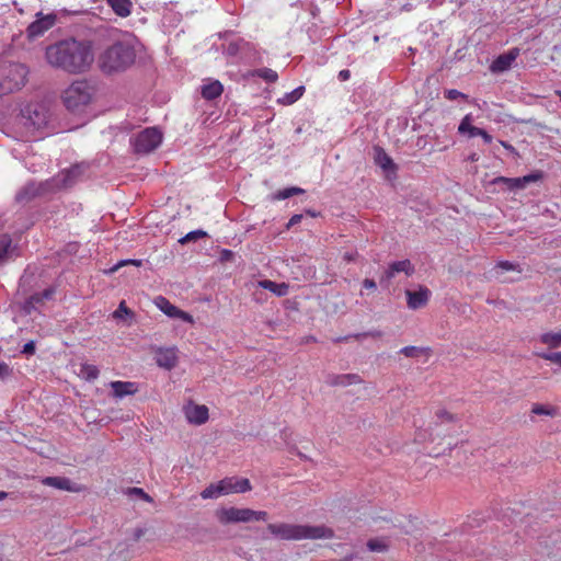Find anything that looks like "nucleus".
I'll return each instance as SVG.
<instances>
[{"mask_svg": "<svg viewBox=\"0 0 561 561\" xmlns=\"http://www.w3.org/2000/svg\"><path fill=\"white\" fill-rule=\"evenodd\" d=\"M531 413L536 415L554 417L559 415V408L550 404L534 403L531 407Z\"/></svg>", "mask_w": 561, "mask_h": 561, "instance_id": "393cba45", "label": "nucleus"}, {"mask_svg": "<svg viewBox=\"0 0 561 561\" xmlns=\"http://www.w3.org/2000/svg\"><path fill=\"white\" fill-rule=\"evenodd\" d=\"M219 523L227 525L231 523L266 522L268 513L254 511L252 508L227 507L216 512Z\"/></svg>", "mask_w": 561, "mask_h": 561, "instance_id": "423d86ee", "label": "nucleus"}, {"mask_svg": "<svg viewBox=\"0 0 561 561\" xmlns=\"http://www.w3.org/2000/svg\"><path fill=\"white\" fill-rule=\"evenodd\" d=\"M134 316V311L126 306L124 300L119 302L118 308L113 312V318L115 319L133 318Z\"/></svg>", "mask_w": 561, "mask_h": 561, "instance_id": "2f4dec72", "label": "nucleus"}, {"mask_svg": "<svg viewBox=\"0 0 561 561\" xmlns=\"http://www.w3.org/2000/svg\"><path fill=\"white\" fill-rule=\"evenodd\" d=\"M106 3L121 18H127L131 13L133 2L130 0H106Z\"/></svg>", "mask_w": 561, "mask_h": 561, "instance_id": "4be33fe9", "label": "nucleus"}, {"mask_svg": "<svg viewBox=\"0 0 561 561\" xmlns=\"http://www.w3.org/2000/svg\"><path fill=\"white\" fill-rule=\"evenodd\" d=\"M27 69L19 62H9L0 67V98L20 90L26 82Z\"/></svg>", "mask_w": 561, "mask_h": 561, "instance_id": "20e7f679", "label": "nucleus"}, {"mask_svg": "<svg viewBox=\"0 0 561 561\" xmlns=\"http://www.w3.org/2000/svg\"><path fill=\"white\" fill-rule=\"evenodd\" d=\"M162 141V133L156 127H148L140 131L133 145L138 153H150L156 150Z\"/></svg>", "mask_w": 561, "mask_h": 561, "instance_id": "0eeeda50", "label": "nucleus"}, {"mask_svg": "<svg viewBox=\"0 0 561 561\" xmlns=\"http://www.w3.org/2000/svg\"><path fill=\"white\" fill-rule=\"evenodd\" d=\"M110 387L113 391V397L122 399L126 396H133L138 391V385L133 381H111Z\"/></svg>", "mask_w": 561, "mask_h": 561, "instance_id": "f3484780", "label": "nucleus"}, {"mask_svg": "<svg viewBox=\"0 0 561 561\" xmlns=\"http://www.w3.org/2000/svg\"><path fill=\"white\" fill-rule=\"evenodd\" d=\"M400 354L405 357H419L421 355L430 356L432 354V350L430 347L404 346L400 350Z\"/></svg>", "mask_w": 561, "mask_h": 561, "instance_id": "bb28decb", "label": "nucleus"}, {"mask_svg": "<svg viewBox=\"0 0 561 561\" xmlns=\"http://www.w3.org/2000/svg\"><path fill=\"white\" fill-rule=\"evenodd\" d=\"M253 76H256L261 79H263L266 82L274 83L278 79V75L275 70L271 68H261L256 69L252 72Z\"/></svg>", "mask_w": 561, "mask_h": 561, "instance_id": "c85d7f7f", "label": "nucleus"}, {"mask_svg": "<svg viewBox=\"0 0 561 561\" xmlns=\"http://www.w3.org/2000/svg\"><path fill=\"white\" fill-rule=\"evenodd\" d=\"M482 130H483V128L472 126V127L470 128V131L468 133V134H469V137H477V136H480V135H482Z\"/></svg>", "mask_w": 561, "mask_h": 561, "instance_id": "8fccbe9b", "label": "nucleus"}, {"mask_svg": "<svg viewBox=\"0 0 561 561\" xmlns=\"http://www.w3.org/2000/svg\"><path fill=\"white\" fill-rule=\"evenodd\" d=\"M543 173L536 171L522 178L497 176L492 181L494 185H501L505 191L524 190L528 184L542 180Z\"/></svg>", "mask_w": 561, "mask_h": 561, "instance_id": "6e6552de", "label": "nucleus"}, {"mask_svg": "<svg viewBox=\"0 0 561 561\" xmlns=\"http://www.w3.org/2000/svg\"><path fill=\"white\" fill-rule=\"evenodd\" d=\"M556 94H557V95L560 98V100H561V91H559V90H558V91H556Z\"/></svg>", "mask_w": 561, "mask_h": 561, "instance_id": "680f3d73", "label": "nucleus"}, {"mask_svg": "<svg viewBox=\"0 0 561 561\" xmlns=\"http://www.w3.org/2000/svg\"><path fill=\"white\" fill-rule=\"evenodd\" d=\"M350 77H351V72H350V70H347V69H343V70H341V71L339 72V79H340L341 81H346V80H348V79H350Z\"/></svg>", "mask_w": 561, "mask_h": 561, "instance_id": "3c124183", "label": "nucleus"}, {"mask_svg": "<svg viewBox=\"0 0 561 561\" xmlns=\"http://www.w3.org/2000/svg\"><path fill=\"white\" fill-rule=\"evenodd\" d=\"M128 493L129 494H133V495H137L139 496L141 500H144L145 502H148V503H151L153 500L152 497L146 493L141 488H130L128 490Z\"/></svg>", "mask_w": 561, "mask_h": 561, "instance_id": "a19ab883", "label": "nucleus"}, {"mask_svg": "<svg viewBox=\"0 0 561 561\" xmlns=\"http://www.w3.org/2000/svg\"><path fill=\"white\" fill-rule=\"evenodd\" d=\"M42 484L47 486H53L58 490H64L68 492H80L82 488L76 483H73L70 479L65 477H45L41 480Z\"/></svg>", "mask_w": 561, "mask_h": 561, "instance_id": "ddd939ff", "label": "nucleus"}, {"mask_svg": "<svg viewBox=\"0 0 561 561\" xmlns=\"http://www.w3.org/2000/svg\"><path fill=\"white\" fill-rule=\"evenodd\" d=\"M207 233L203 230H194V231H191L188 233H186L183 238H181L179 240L180 243L182 244H185V243H188L191 241H195V240H198L201 238H204L206 237Z\"/></svg>", "mask_w": 561, "mask_h": 561, "instance_id": "e433bc0d", "label": "nucleus"}, {"mask_svg": "<svg viewBox=\"0 0 561 561\" xmlns=\"http://www.w3.org/2000/svg\"><path fill=\"white\" fill-rule=\"evenodd\" d=\"M54 295L55 289L51 287L44 289L42 293H35L23 302L22 310L26 314H31L39 307L44 306L45 301L53 299Z\"/></svg>", "mask_w": 561, "mask_h": 561, "instance_id": "9b49d317", "label": "nucleus"}, {"mask_svg": "<svg viewBox=\"0 0 561 561\" xmlns=\"http://www.w3.org/2000/svg\"><path fill=\"white\" fill-rule=\"evenodd\" d=\"M343 257L345 261L351 262V261L355 260V254L354 253H345Z\"/></svg>", "mask_w": 561, "mask_h": 561, "instance_id": "4d7b16f0", "label": "nucleus"}, {"mask_svg": "<svg viewBox=\"0 0 561 561\" xmlns=\"http://www.w3.org/2000/svg\"><path fill=\"white\" fill-rule=\"evenodd\" d=\"M536 355L561 367V352L536 353Z\"/></svg>", "mask_w": 561, "mask_h": 561, "instance_id": "4c0bfd02", "label": "nucleus"}, {"mask_svg": "<svg viewBox=\"0 0 561 561\" xmlns=\"http://www.w3.org/2000/svg\"><path fill=\"white\" fill-rule=\"evenodd\" d=\"M405 273L408 276L412 275L414 273V266L410 262V260H402V261H396L392 262L388 270L386 271V276L388 279H391L394 277L397 273Z\"/></svg>", "mask_w": 561, "mask_h": 561, "instance_id": "aec40b11", "label": "nucleus"}, {"mask_svg": "<svg viewBox=\"0 0 561 561\" xmlns=\"http://www.w3.org/2000/svg\"><path fill=\"white\" fill-rule=\"evenodd\" d=\"M445 96L450 100V101H455L459 98L461 99H467V95L463 94L462 92L458 91V90H455V89H450V90H447L445 92Z\"/></svg>", "mask_w": 561, "mask_h": 561, "instance_id": "37998d69", "label": "nucleus"}, {"mask_svg": "<svg viewBox=\"0 0 561 561\" xmlns=\"http://www.w3.org/2000/svg\"><path fill=\"white\" fill-rule=\"evenodd\" d=\"M7 493L3 491H0V501L7 497Z\"/></svg>", "mask_w": 561, "mask_h": 561, "instance_id": "bf43d9fd", "label": "nucleus"}, {"mask_svg": "<svg viewBox=\"0 0 561 561\" xmlns=\"http://www.w3.org/2000/svg\"><path fill=\"white\" fill-rule=\"evenodd\" d=\"M472 126H473V125H471V115H470V114H468V115H466V116L461 119V122H460V124H459V126H458V131H459L460 134L469 133V131H470V128H471Z\"/></svg>", "mask_w": 561, "mask_h": 561, "instance_id": "79ce46f5", "label": "nucleus"}, {"mask_svg": "<svg viewBox=\"0 0 561 561\" xmlns=\"http://www.w3.org/2000/svg\"><path fill=\"white\" fill-rule=\"evenodd\" d=\"M224 87L220 81L215 80L202 87V96L206 100H215L221 95Z\"/></svg>", "mask_w": 561, "mask_h": 561, "instance_id": "5701e85b", "label": "nucleus"}, {"mask_svg": "<svg viewBox=\"0 0 561 561\" xmlns=\"http://www.w3.org/2000/svg\"><path fill=\"white\" fill-rule=\"evenodd\" d=\"M45 59L55 69L70 75L83 73L94 62L93 43L75 37L60 39L46 47Z\"/></svg>", "mask_w": 561, "mask_h": 561, "instance_id": "f257e3e1", "label": "nucleus"}, {"mask_svg": "<svg viewBox=\"0 0 561 561\" xmlns=\"http://www.w3.org/2000/svg\"><path fill=\"white\" fill-rule=\"evenodd\" d=\"M267 531L275 538L287 541L304 539H332L334 531L324 525L310 526L288 523H273L266 527Z\"/></svg>", "mask_w": 561, "mask_h": 561, "instance_id": "f03ea898", "label": "nucleus"}, {"mask_svg": "<svg viewBox=\"0 0 561 561\" xmlns=\"http://www.w3.org/2000/svg\"><path fill=\"white\" fill-rule=\"evenodd\" d=\"M232 257H233V253H232V251H230V250L225 249V250H222V251H221V253H220V260H221L222 262H225V261H230Z\"/></svg>", "mask_w": 561, "mask_h": 561, "instance_id": "de8ad7c7", "label": "nucleus"}, {"mask_svg": "<svg viewBox=\"0 0 561 561\" xmlns=\"http://www.w3.org/2000/svg\"><path fill=\"white\" fill-rule=\"evenodd\" d=\"M305 193V191L300 187H287V188H284V190H280L278 191L274 198L277 199V201H282V199H286V198H289L294 195H299V194H302Z\"/></svg>", "mask_w": 561, "mask_h": 561, "instance_id": "7c9ffc66", "label": "nucleus"}, {"mask_svg": "<svg viewBox=\"0 0 561 561\" xmlns=\"http://www.w3.org/2000/svg\"><path fill=\"white\" fill-rule=\"evenodd\" d=\"M374 161L383 171L396 172L397 167L391 157L385 151L383 148L376 146L374 147Z\"/></svg>", "mask_w": 561, "mask_h": 561, "instance_id": "6ab92c4d", "label": "nucleus"}, {"mask_svg": "<svg viewBox=\"0 0 561 561\" xmlns=\"http://www.w3.org/2000/svg\"><path fill=\"white\" fill-rule=\"evenodd\" d=\"M156 363L158 366L168 370L174 368L178 364V355L175 347H160L156 352Z\"/></svg>", "mask_w": 561, "mask_h": 561, "instance_id": "4468645a", "label": "nucleus"}, {"mask_svg": "<svg viewBox=\"0 0 561 561\" xmlns=\"http://www.w3.org/2000/svg\"><path fill=\"white\" fill-rule=\"evenodd\" d=\"M136 59V51L127 42H114L100 53L98 62L104 73L124 71L129 68Z\"/></svg>", "mask_w": 561, "mask_h": 561, "instance_id": "7ed1b4c3", "label": "nucleus"}, {"mask_svg": "<svg viewBox=\"0 0 561 561\" xmlns=\"http://www.w3.org/2000/svg\"><path fill=\"white\" fill-rule=\"evenodd\" d=\"M363 287L366 288V289H376L377 285H376V282L374 279H370V278H366L364 279L363 282Z\"/></svg>", "mask_w": 561, "mask_h": 561, "instance_id": "09e8293b", "label": "nucleus"}, {"mask_svg": "<svg viewBox=\"0 0 561 561\" xmlns=\"http://www.w3.org/2000/svg\"><path fill=\"white\" fill-rule=\"evenodd\" d=\"M458 422L459 416L457 414L450 412L446 408H438L434 412L433 424L431 426V430L434 432L437 431L438 427L443 425L456 424Z\"/></svg>", "mask_w": 561, "mask_h": 561, "instance_id": "2eb2a0df", "label": "nucleus"}, {"mask_svg": "<svg viewBox=\"0 0 561 561\" xmlns=\"http://www.w3.org/2000/svg\"><path fill=\"white\" fill-rule=\"evenodd\" d=\"M221 493H220V486L218 483L216 484H210L208 485L206 489H204L201 493V496L204 499V500H207V499H216L218 496H220Z\"/></svg>", "mask_w": 561, "mask_h": 561, "instance_id": "473e14b6", "label": "nucleus"}, {"mask_svg": "<svg viewBox=\"0 0 561 561\" xmlns=\"http://www.w3.org/2000/svg\"><path fill=\"white\" fill-rule=\"evenodd\" d=\"M302 218V215H294L290 219H289V222H288V226H294L298 222H300Z\"/></svg>", "mask_w": 561, "mask_h": 561, "instance_id": "5fc2aeb1", "label": "nucleus"}, {"mask_svg": "<svg viewBox=\"0 0 561 561\" xmlns=\"http://www.w3.org/2000/svg\"><path fill=\"white\" fill-rule=\"evenodd\" d=\"M111 35H112V32H106L103 36H104V37L106 36V37H108V38H110V37H111Z\"/></svg>", "mask_w": 561, "mask_h": 561, "instance_id": "052dcab7", "label": "nucleus"}, {"mask_svg": "<svg viewBox=\"0 0 561 561\" xmlns=\"http://www.w3.org/2000/svg\"><path fill=\"white\" fill-rule=\"evenodd\" d=\"M305 92V87L300 85L289 93H286L283 98L278 99V103L283 105H290L298 101Z\"/></svg>", "mask_w": 561, "mask_h": 561, "instance_id": "cd10ccee", "label": "nucleus"}, {"mask_svg": "<svg viewBox=\"0 0 561 561\" xmlns=\"http://www.w3.org/2000/svg\"><path fill=\"white\" fill-rule=\"evenodd\" d=\"M99 369L96 366L91 364H84L81 367V374L85 377L88 380H94L99 377Z\"/></svg>", "mask_w": 561, "mask_h": 561, "instance_id": "72a5a7b5", "label": "nucleus"}, {"mask_svg": "<svg viewBox=\"0 0 561 561\" xmlns=\"http://www.w3.org/2000/svg\"><path fill=\"white\" fill-rule=\"evenodd\" d=\"M186 419L190 423L202 425L207 422L209 414L206 405H191L185 410Z\"/></svg>", "mask_w": 561, "mask_h": 561, "instance_id": "a211bd4d", "label": "nucleus"}, {"mask_svg": "<svg viewBox=\"0 0 561 561\" xmlns=\"http://www.w3.org/2000/svg\"><path fill=\"white\" fill-rule=\"evenodd\" d=\"M496 268H500L501 271L503 272H507V271H516L518 273L522 272V268L519 267L518 264H515V263H512L510 261H500L496 266Z\"/></svg>", "mask_w": 561, "mask_h": 561, "instance_id": "58836bf2", "label": "nucleus"}, {"mask_svg": "<svg viewBox=\"0 0 561 561\" xmlns=\"http://www.w3.org/2000/svg\"><path fill=\"white\" fill-rule=\"evenodd\" d=\"M480 137L485 144H491L493 140V137L485 129L482 130V135H480Z\"/></svg>", "mask_w": 561, "mask_h": 561, "instance_id": "603ef678", "label": "nucleus"}, {"mask_svg": "<svg viewBox=\"0 0 561 561\" xmlns=\"http://www.w3.org/2000/svg\"><path fill=\"white\" fill-rule=\"evenodd\" d=\"M126 264H134L136 266H140L141 265V261L139 260H128V261H121L119 263H117L116 265H114L110 272L111 273H114L116 272L119 267H122L123 265H126Z\"/></svg>", "mask_w": 561, "mask_h": 561, "instance_id": "c03bdc74", "label": "nucleus"}, {"mask_svg": "<svg viewBox=\"0 0 561 561\" xmlns=\"http://www.w3.org/2000/svg\"><path fill=\"white\" fill-rule=\"evenodd\" d=\"M153 304L160 311H162L169 318L181 319L184 322L191 324L194 323V318L188 312L181 310L180 308L171 304L169 299H167L163 296H157L153 300Z\"/></svg>", "mask_w": 561, "mask_h": 561, "instance_id": "9d476101", "label": "nucleus"}, {"mask_svg": "<svg viewBox=\"0 0 561 561\" xmlns=\"http://www.w3.org/2000/svg\"><path fill=\"white\" fill-rule=\"evenodd\" d=\"M539 341L549 348H558L561 346V332H546L540 335Z\"/></svg>", "mask_w": 561, "mask_h": 561, "instance_id": "a878e982", "label": "nucleus"}, {"mask_svg": "<svg viewBox=\"0 0 561 561\" xmlns=\"http://www.w3.org/2000/svg\"><path fill=\"white\" fill-rule=\"evenodd\" d=\"M34 114L36 116V119H34L32 123L33 125L39 127L42 124L45 123V117L43 116L42 118H39V114L37 113V111H34Z\"/></svg>", "mask_w": 561, "mask_h": 561, "instance_id": "864d4df0", "label": "nucleus"}, {"mask_svg": "<svg viewBox=\"0 0 561 561\" xmlns=\"http://www.w3.org/2000/svg\"><path fill=\"white\" fill-rule=\"evenodd\" d=\"M340 561H353V556H347Z\"/></svg>", "mask_w": 561, "mask_h": 561, "instance_id": "13d9d810", "label": "nucleus"}, {"mask_svg": "<svg viewBox=\"0 0 561 561\" xmlns=\"http://www.w3.org/2000/svg\"><path fill=\"white\" fill-rule=\"evenodd\" d=\"M257 285L263 288L267 289L277 297H284L289 293V285L286 283H275L270 279L260 280Z\"/></svg>", "mask_w": 561, "mask_h": 561, "instance_id": "412c9836", "label": "nucleus"}, {"mask_svg": "<svg viewBox=\"0 0 561 561\" xmlns=\"http://www.w3.org/2000/svg\"><path fill=\"white\" fill-rule=\"evenodd\" d=\"M500 142H501V145H502L506 150H508V151H511V152H514V153L516 152L515 148H514L511 144H508V142H506V141H503V140H501Z\"/></svg>", "mask_w": 561, "mask_h": 561, "instance_id": "6e6d98bb", "label": "nucleus"}, {"mask_svg": "<svg viewBox=\"0 0 561 561\" xmlns=\"http://www.w3.org/2000/svg\"><path fill=\"white\" fill-rule=\"evenodd\" d=\"M362 382H363V379L360 378L359 375H357V374H344V375L335 376L331 383L333 386L346 387V386H350V385H357V383H362Z\"/></svg>", "mask_w": 561, "mask_h": 561, "instance_id": "b1692460", "label": "nucleus"}, {"mask_svg": "<svg viewBox=\"0 0 561 561\" xmlns=\"http://www.w3.org/2000/svg\"><path fill=\"white\" fill-rule=\"evenodd\" d=\"M10 374H11V368L9 367V365L7 363L0 360V378L4 379V378L9 377Z\"/></svg>", "mask_w": 561, "mask_h": 561, "instance_id": "a18cd8bd", "label": "nucleus"}, {"mask_svg": "<svg viewBox=\"0 0 561 561\" xmlns=\"http://www.w3.org/2000/svg\"><path fill=\"white\" fill-rule=\"evenodd\" d=\"M12 247L10 236L3 234L0 237V263H2L9 255Z\"/></svg>", "mask_w": 561, "mask_h": 561, "instance_id": "c756f323", "label": "nucleus"}, {"mask_svg": "<svg viewBox=\"0 0 561 561\" xmlns=\"http://www.w3.org/2000/svg\"><path fill=\"white\" fill-rule=\"evenodd\" d=\"M405 295L408 299V307L412 310H416L427 305L431 297V290L425 286H421L416 291L407 290Z\"/></svg>", "mask_w": 561, "mask_h": 561, "instance_id": "f8f14e48", "label": "nucleus"}, {"mask_svg": "<svg viewBox=\"0 0 561 561\" xmlns=\"http://www.w3.org/2000/svg\"><path fill=\"white\" fill-rule=\"evenodd\" d=\"M93 93V87L87 80H76L64 91L62 101L69 111L76 112L91 102Z\"/></svg>", "mask_w": 561, "mask_h": 561, "instance_id": "39448f33", "label": "nucleus"}, {"mask_svg": "<svg viewBox=\"0 0 561 561\" xmlns=\"http://www.w3.org/2000/svg\"><path fill=\"white\" fill-rule=\"evenodd\" d=\"M236 493H244L251 490V483L248 479L234 480Z\"/></svg>", "mask_w": 561, "mask_h": 561, "instance_id": "ea45409f", "label": "nucleus"}, {"mask_svg": "<svg viewBox=\"0 0 561 561\" xmlns=\"http://www.w3.org/2000/svg\"><path fill=\"white\" fill-rule=\"evenodd\" d=\"M22 353L26 355H33L35 353V343L33 341H30L26 344H24Z\"/></svg>", "mask_w": 561, "mask_h": 561, "instance_id": "49530a36", "label": "nucleus"}, {"mask_svg": "<svg viewBox=\"0 0 561 561\" xmlns=\"http://www.w3.org/2000/svg\"><path fill=\"white\" fill-rule=\"evenodd\" d=\"M519 55L518 48H513L506 54L500 55L491 65V70L494 72H503L511 68L512 64Z\"/></svg>", "mask_w": 561, "mask_h": 561, "instance_id": "dca6fc26", "label": "nucleus"}, {"mask_svg": "<svg viewBox=\"0 0 561 561\" xmlns=\"http://www.w3.org/2000/svg\"><path fill=\"white\" fill-rule=\"evenodd\" d=\"M57 15L55 13H36V19L26 28L25 34L30 41L43 36L47 31L55 26Z\"/></svg>", "mask_w": 561, "mask_h": 561, "instance_id": "1a4fd4ad", "label": "nucleus"}, {"mask_svg": "<svg viewBox=\"0 0 561 561\" xmlns=\"http://www.w3.org/2000/svg\"><path fill=\"white\" fill-rule=\"evenodd\" d=\"M220 486L221 495L236 493L234 480L233 479H224L218 482Z\"/></svg>", "mask_w": 561, "mask_h": 561, "instance_id": "c9c22d12", "label": "nucleus"}, {"mask_svg": "<svg viewBox=\"0 0 561 561\" xmlns=\"http://www.w3.org/2000/svg\"><path fill=\"white\" fill-rule=\"evenodd\" d=\"M367 548L373 552H385L388 545L382 539H370L367 542Z\"/></svg>", "mask_w": 561, "mask_h": 561, "instance_id": "f704fd0d", "label": "nucleus"}]
</instances>
